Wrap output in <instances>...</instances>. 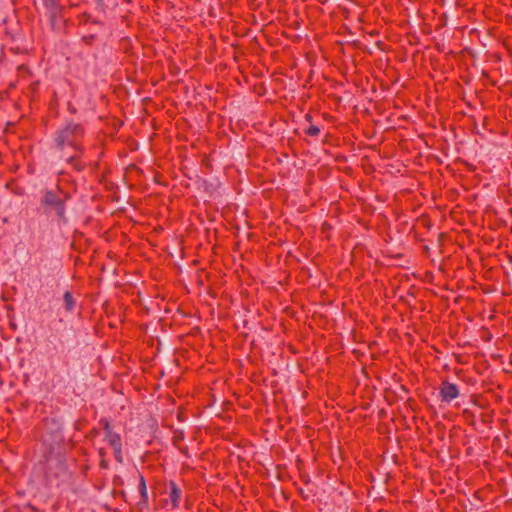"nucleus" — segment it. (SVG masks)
Listing matches in <instances>:
<instances>
[{"label":"nucleus","mask_w":512,"mask_h":512,"mask_svg":"<svg viewBox=\"0 0 512 512\" xmlns=\"http://www.w3.org/2000/svg\"><path fill=\"white\" fill-rule=\"evenodd\" d=\"M51 422L57 427L53 431H47L42 435V445L44 447L45 458V477L49 482L57 480L67 472L66 465L60 459L64 450V437L60 426L55 419H45V423Z\"/></svg>","instance_id":"f257e3e1"},{"label":"nucleus","mask_w":512,"mask_h":512,"mask_svg":"<svg viewBox=\"0 0 512 512\" xmlns=\"http://www.w3.org/2000/svg\"><path fill=\"white\" fill-rule=\"evenodd\" d=\"M85 135L84 122L75 121L73 118L66 119L53 134L52 148L60 153H64L66 150L81 152L84 147Z\"/></svg>","instance_id":"f03ea898"},{"label":"nucleus","mask_w":512,"mask_h":512,"mask_svg":"<svg viewBox=\"0 0 512 512\" xmlns=\"http://www.w3.org/2000/svg\"><path fill=\"white\" fill-rule=\"evenodd\" d=\"M70 199L71 195L58 187L57 190H45L40 199V205L45 215L52 216L58 223L65 224L68 221L66 202Z\"/></svg>","instance_id":"7ed1b4c3"},{"label":"nucleus","mask_w":512,"mask_h":512,"mask_svg":"<svg viewBox=\"0 0 512 512\" xmlns=\"http://www.w3.org/2000/svg\"><path fill=\"white\" fill-rule=\"evenodd\" d=\"M99 426L101 427L104 433V441L111 447L113 450V455L115 460L118 463L123 462V444L121 435L115 431L114 426L111 421L102 417L98 421Z\"/></svg>","instance_id":"20e7f679"},{"label":"nucleus","mask_w":512,"mask_h":512,"mask_svg":"<svg viewBox=\"0 0 512 512\" xmlns=\"http://www.w3.org/2000/svg\"><path fill=\"white\" fill-rule=\"evenodd\" d=\"M42 4L53 26L62 20L65 6L61 4L60 0H42Z\"/></svg>","instance_id":"39448f33"},{"label":"nucleus","mask_w":512,"mask_h":512,"mask_svg":"<svg viewBox=\"0 0 512 512\" xmlns=\"http://www.w3.org/2000/svg\"><path fill=\"white\" fill-rule=\"evenodd\" d=\"M132 478L137 482V488L139 492V500L136 502V506L139 510L148 508L149 498L146 480L139 470H135L132 474Z\"/></svg>","instance_id":"423d86ee"},{"label":"nucleus","mask_w":512,"mask_h":512,"mask_svg":"<svg viewBox=\"0 0 512 512\" xmlns=\"http://www.w3.org/2000/svg\"><path fill=\"white\" fill-rule=\"evenodd\" d=\"M460 394L459 387L449 382L448 380H443L439 386V397L442 402L450 403L454 399H456Z\"/></svg>","instance_id":"0eeeda50"},{"label":"nucleus","mask_w":512,"mask_h":512,"mask_svg":"<svg viewBox=\"0 0 512 512\" xmlns=\"http://www.w3.org/2000/svg\"><path fill=\"white\" fill-rule=\"evenodd\" d=\"M84 152L85 147H83L81 152H73L72 155L65 158L67 164L78 173L83 172L87 167L86 163L82 159Z\"/></svg>","instance_id":"6e6552de"},{"label":"nucleus","mask_w":512,"mask_h":512,"mask_svg":"<svg viewBox=\"0 0 512 512\" xmlns=\"http://www.w3.org/2000/svg\"><path fill=\"white\" fill-rule=\"evenodd\" d=\"M182 499V490L178 487L175 481L171 480L169 482V492H168V500L167 502L171 506V510H174L179 507L180 501Z\"/></svg>","instance_id":"1a4fd4ad"},{"label":"nucleus","mask_w":512,"mask_h":512,"mask_svg":"<svg viewBox=\"0 0 512 512\" xmlns=\"http://www.w3.org/2000/svg\"><path fill=\"white\" fill-rule=\"evenodd\" d=\"M63 305L66 312H73L76 307V299L70 291H65L63 294Z\"/></svg>","instance_id":"9d476101"},{"label":"nucleus","mask_w":512,"mask_h":512,"mask_svg":"<svg viewBox=\"0 0 512 512\" xmlns=\"http://www.w3.org/2000/svg\"><path fill=\"white\" fill-rule=\"evenodd\" d=\"M88 23H91L93 25H98V26L103 25V23L101 21L93 19L92 15L90 13L83 12L82 14H80L78 16V24L79 25H86Z\"/></svg>","instance_id":"9b49d317"},{"label":"nucleus","mask_w":512,"mask_h":512,"mask_svg":"<svg viewBox=\"0 0 512 512\" xmlns=\"http://www.w3.org/2000/svg\"><path fill=\"white\" fill-rule=\"evenodd\" d=\"M39 85H40L39 81H33L28 85L27 95L30 98L34 99L37 96L38 91H39Z\"/></svg>","instance_id":"f8f14e48"},{"label":"nucleus","mask_w":512,"mask_h":512,"mask_svg":"<svg viewBox=\"0 0 512 512\" xmlns=\"http://www.w3.org/2000/svg\"><path fill=\"white\" fill-rule=\"evenodd\" d=\"M98 35L97 33H89L85 34L81 37V41L88 46H91L94 44V42L97 40Z\"/></svg>","instance_id":"ddd939ff"},{"label":"nucleus","mask_w":512,"mask_h":512,"mask_svg":"<svg viewBox=\"0 0 512 512\" xmlns=\"http://www.w3.org/2000/svg\"><path fill=\"white\" fill-rule=\"evenodd\" d=\"M17 71H18L19 77H21L23 79L28 78L32 75L30 68L25 64L19 65L17 68Z\"/></svg>","instance_id":"4468645a"},{"label":"nucleus","mask_w":512,"mask_h":512,"mask_svg":"<svg viewBox=\"0 0 512 512\" xmlns=\"http://www.w3.org/2000/svg\"><path fill=\"white\" fill-rule=\"evenodd\" d=\"M320 128L317 125L311 123L305 130V134L311 137H317L320 134Z\"/></svg>","instance_id":"2eb2a0df"},{"label":"nucleus","mask_w":512,"mask_h":512,"mask_svg":"<svg viewBox=\"0 0 512 512\" xmlns=\"http://www.w3.org/2000/svg\"><path fill=\"white\" fill-rule=\"evenodd\" d=\"M184 431L183 430H175L173 435V443L177 444L184 440Z\"/></svg>","instance_id":"dca6fc26"},{"label":"nucleus","mask_w":512,"mask_h":512,"mask_svg":"<svg viewBox=\"0 0 512 512\" xmlns=\"http://www.w3.org/2000/svg\"><path fill=\"white\" fill-rule=\"evenodd\" d=\"M99 466L101 469L106 470L109 468V462L107 458L100 459Z\"/></svg>","instance_id":"f3484780"},{"label":"nucleus","mask_w":512,"mask_h":512,"mask_svg":"<svg viewBox=\"0 0 512 512\" xmlns=\"http://www.w3.org/2000/svg\"><path fill=\"white\" fill-rule=\"evenodd\" d=\"M419 221H420V223H421L423 226H425L426 228H428V229L430 228L431 223H430V221H429L428 219H426V218H421Z\"/></svg>","instance_id":"a211bd4d"},{"label":"nucleus","mask_w":512,"mask_h":512,"mask_svg":"<svg viewBox=\"0 0 512 512\" xmlns=\"http://www.w3.org/2000/svg\"><path fill=\"white\" fill-rule=\"evenodd\" d=\"M98 454H99V456H100V459H102V458H106V457H107V451H106V449H105V448H100V449L98 450Z\"/></svg>","instance_id":"6ab92c4d"},{"label":"nucleus","mask_w":512,"mask_h":512,"mask_svg":"<svg viewBox=\"0 0 512 512\" xmlns=\"http://www.w3.org/2000/svg\"><path fill=\"white\" fill-rule=\"evenodd\" d=\"M100 430H102L100 426H99V428L94 427V428L91 430V432H90V433H91V435H92V436H97V435H99Z\"/></svg>","instance_id":"aec40b11"},{"label":"nucleus","mask_w":512,"mask_h":512,"mask_svg":"<svg viewBox=\"0 0 512 512\" xmlns=\"http://www.w3.org/2000/svg\"><path fill=\"white\" fill-rule=\"evenodd\" d=\"M422 250H423V253L426 255V256H429V253H430V248L428 245H423L422 246Z\"/></svg>","instance_id":"412c9836"},{"label":"nucleus","mask_w":512,"mask_h":512,"mask_svg":"<svg viewBox=\"0 0 512 512\" xmlns=\"http://www.w3.org/2000/svg\"><path fill=\"white\" fill-rule=\"evenodd\" d=\"M305 120H306V122H308V123H309V125H310L311 123H313V122H312V120H313L312 115H311L310 113H307V114L305 115Z\"/></svg>","instance_id":"4be33fe9"},{"label":"nucleus","mask_w":512,"mask_h":512,"mask_svg":"<svg viewBox=\"0 0 512 512\" xmlns=\"http://www.w3.org/2000/svg\"><path fill=\"white\" fill-rule=\"evenodd\" d=\"M95 3L97 5V7H100V8L105 7L104 0H95Z\"/></svg>","instance_id":"5701e85b"},{"label":"nucleus","mask_w":512,"mask_h":512,"mask_svg":"<svg viewBox=\"0 0 512 512\" xmlns=\"http://www.w3.org/2000/svg\"><path fill=\"white\" fill-rule=\"evenodd\" d=\"M74 428L76 430H80L81 429V421L80 420H77L74 424Z\"/></svg>","instance_id":"b1692460"},{"label":"nucleus","mask_w":512,"mask_h":512,"mask_svg":"<svg viewBox=\"0 0 512 512\" xmlns=\"http://www.w3.org/2000/svg\"><path fill=\"white\" fill-rule=\"evenodd\" d=\"M415 239L419 242H422L423 239L418 237V234L415 232Z\"/></svg>","instance_id":"393cba45"},{"label":"nucleus","mask_w":512,"mask_h":512,"mask_svg":"<svg viewBox=\"0 0 512 512\" xmlns=\"http://www.w3.org/2000/svg\"><path fill=\"white\" fill-rule=\"evenodd\" d=\"M71 112L72 113H75L76 112V109L74 107L71 108Z\"/></svg>","instance_id":"a878e982"},{"label":"nucleus","mask_w":512,"mask_h":512,"mask_svg":"<svg viewBox=\"0 0 512 512\" xmlns=\"http://www.w3.org/2000/svg\"><path fill=\"white\" fill-rule=\"evenodd\" d=\"M468 413H469V411H468V410H466V409L463 411V414H464V415H466V414H468Z\"/></svg>","instance_id":"bb28decb"}]
</instances>
